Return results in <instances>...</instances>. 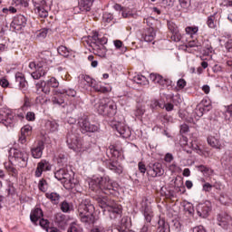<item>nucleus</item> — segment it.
<instances>
[{"instance_id":"nucleus-1","label":"nucleus","mask_w":232,"mask_h":232,"mask_svg":"<svg viewBox=\"0 0 232 232\" xmlns=\"http://www.w3.org/2000/svg\"><path fill=\"white\" fill-rule=\"evenodd\" d=\"M8 159L9 162L4 163V166L12 175H17V169L14 166H18V168H26L28 166V152L24 150L10 149Z\"/></svg>"},{"instance_id":"nucleus-2","label":"nucleus","mask_w":232,"mask_h":232,"mask_svg":"<svg viewBox=\"0 0 232 232\" xmlns=\"http://www.w3.org/2000/svg\"><path fill=\"white\" fill-rule=\"evenodd\" d=\"M118 184L111 181L110 177L93 178L89 181V188L96 193H104L105 195H117Z\"/></svg>"},{"instance_id":"nucleus-3","label":"nucleus","mask_w":232,"mask_h":232,"mask_svg":"<svg viewBox=\"0 0 232 232\" xmlns=\"http://www.w3.org/2000/svg\"><path fill=\"white\" fill-rule=\"evenodd\" d=\"M95 208L90 202V199H82L78 205V217L81 222L84 224H93L95 217L93 216Z\"/></svg>"},{"instance_id":"nucleus-4","label":"nucleus","mask_w":232,"mask_h":232,"mask_svg":"<svg viewBox=\"0 0 232 232\" xmlns=\"http://www.w3.org/2000/svg\"><path fill=\"white\" fill-rule=\"evenodd\" d=\"M98 206L109 213L110 218H117L122 213V207L115 203V201H109L106 196H98L96 198Z\"/></svg>"},{"instance_id":"nucleus-5","label":"nucleus","mask_w":232,"mask_h":232,"mask_svg":"<svg viewBox=\"0 0 232 232\" xmlns=\"http://www.w3.org/2000/svg\"><path fill=\"white\" fill-rule=\"evenodd\" d=\"M93 108L100 115H115L117 113V104L110 98L95 100Z\"/></svg>"},{"instance_id":"nucleus-6","label":"nucleus","mask_w":232,"mask_h":232,"mask_svg":"<svg viewBox=\"0 0 232 232\" xmlns=\"http://www.w3.org/2000/svg\"><path fill=\"white\" fill-rule=\"evenodd\" d=\"M89 41H91V46L95 55H98V57H106L108 49H106L104 44H107L108 38L105 36L101 37L99 33L95 32L92 35L89 36Z\"/></svg>"},{"instance_id":"nucleus-7","label":"nucleus","mask_w":232,"mask_h":232,"mask_svg":"<svg viewBox=\"0 0 232 232\" xmlns=\"http://www.w3.org/2000/svg\"><path fill=\"white\" fill-rule=\"evenodd\" d=\"M73 172H68L66 169H60L54 173L55 179L62 181L65 189H79V179L72 177Z\"/></svg>"},{"instance_id":"nucleus-8","label":"nucleus","mask_w":232,"mask_h":232,"mask_svg":"<svg viewBox=\"0 0 232 232\" xmlns=\"http://www.w3.org/2000/svg\"><path fill=\"white\" fill-rule=\"evenodd\" d=\"M107 151L110 153V155H111L112 158L111 160L107 161V168L111 169V171L121 175V173L123 171V168L118 160H115V159H121L122 152L117 150L113 145L110 146Z\"/></svg>"},{"instance_id":"nucleus-9","label":"nucleus","mask_w":232,"mask_h":232,"mask_svg":"<svg viewBox=\"0 0 232 232\" xmlns=\"http://www.w3.org/2000/svg\"><path fill=\"white\" fill-rule=\"evenodd\" d=\"M66 142L70 150H72V151H75L76 153H82L84 150V148H82V141H81V138L76 134L69 133L67 135Z\"/></svg>"},{"instance_id":"nucleus-10","label":"nucleus","mask_w":232,"mask_h":232,"mask_svg":"<svg viewBox=\"0 0 232 232\" xmlns=\"http://www.w3.org/2000/svg\"><path fill=\"white\" fill-rule=\"evenodd\" d=\"M78 124L82 133H95V131H99V126L90 123L87 116L80 118Z\"/></svg>"},{"instance_id":"nucleus-11","label":"nucleus","mask_w":232,"mask_h":232,"mask_svg":"<svg viewBox=\"0 0 232 232\" xmlns=\"http://www.w3.org/2000/svg\"><path fill=\"white\" fill-rule=\"evenodd\" d=\"M32 3L34 6L35 13L38 14L41 17H48V10L50 6L46 4L44 0H32Z\"/></svg>"},{"instance_id":"nucleus-12","label":"nucleus","mask_w":232,"mask_h":232,"mask_svg":"<svg viewBox=\"0 0 232 232\" xmlns=\"http://www.w3.org/2000/svg\"><path fill=\"white\" fill-rule=\"evenodd\" d=\"M111 126L113 130H116V131H118V133L123 139H128L131 137V130H130V127L126 126L124 122L114 121L112 122Z\"/></svg>"},{"instance_id":"nucleus-13","label":"nucleus","mask_w":232,"mask_h":232,"mask_svg":"<svg viewBox=\"0 0 232 232\" xmlns=\"http://www.w3.org/2000/svg\"><path fill=\"white\" fill-rule=\"evenodd\" d=\"M150 79L152 82L155 84H160V86H162L163 88H168L169 86H171L173 84V82L168 78L162 77V75L152 72L150 74Z\"/></svg>"},{"instance_id":"nucleus-14","label":"nucleus","mask_w":232,"mask_h":232,"mask_svg":"<svg viewBox=\"0 0 232 232\" xmlns=\"http://www.w3.org/2000/svg\"><path fill=\"white\" fill-rule=\"evenodd\" d=\"M211 202L209 201L199 203L196 208L198 217L201 218H208V217H209V213H211Z\"/></svg>"},{"instance_id":"nucleus-15","label":"nucleus","mask_w":232,"mask_h":232,"mask_svg":"<svg viewBox=\"0 0 232 232\" xmlns=\"http://www.w3.org/2000/svg\"><path fill=\"white\" fill-rule=\"evenodd\" d=\"M27 23L28 19L24 15L17 14L12 22V26L16 32H21V30H24Z\"/></svg>"},{"instance_id":"nucleus-16","label":"nucleus","mask_w":232,"mask_h":232,"mask_svg":"<svg viewBox=\"0 0 232 232\" xmlns=\"http://www.w3.org/2000/svg\"><path fill=\"white\" fill-rule=\"evenodd\" d=\"M15 116L14 115V113H12V111H10L9 109H4L2 111V119H1V122L2 124H4V126H12V124H14V122H15Z\"/></svg>"},{"instance_id":"nucleus-17","label":"nucleus","mask_w":232,"mask_h":232,"mask_svg":"<svg viewBox=\"0 0 232 232\" xmlns=\"http://www.w3.org/2000/svg\"><path fill=\"white\" fill-rule=\"evenodd\" d=\"M52 165L50 161L46 160H42L40 162L37 163L36 170H35V177L39 178L43 175L44 171H51Z\"/></svg>"},{"instance_id":"nucleus-18","label":"nucleus","mask_w":232,"mask_h":232,"mask_svg":"<svg viewBox=\"0 0 232 232\" xmlns=\"http://www.w3.org/2000/svg\"><path fill=\"white\" fill-rule=\"evenodd\" d=\"M232 218L231 216L226 213L218 215V225L223 229H227L231 226Z\"/></svg>"},{"instance_id":"nucleus-19","label":"nucleus","mask_w":232,"mask_h":232,"mask_svg":"<svg viewBox=\"0 0 232 232\" xmlns=\"http://www.w3.org/2000/svg\"><path fill=\"white\" fill-rule=\"evenodd\" d=\"M43 151H44V141L40 140L34 147H32V157L34 159H41V157H43Z\"/></svg>"},{"instance_id":"nucleus-20","label":"nucleus","mask_w":232,"mask_h":232,"mask_svg":"<svg viewBox=\"0 0 232 232\" xmlns=\"http://www.w3.org/2000/svg\"><path fill=\"white\" fill-rule=\"evenodd\" d=\"M141 208L143 209L145 220L148 224H150V222H151V218H153V211L151 210V205L148 203L147 200H145L142 201Z\"/></svg>"},{"instance_id":"nucleus-21","label":"nucleus","mask_w":232,"mask_h":232,"mask_svg":"<svg viewBox=\"0 0 232 232\" xmlns=\"http://www.w3.org/2000/svg\"><path fill=\"white\" fill-rule=\"evenodd\" d=\"M48 72V69L46 68V64L43 63H37L36 70L32 72V77L34 80H38L40 77H44Z\"/></svg>"},{"instance_id":"nucleus-22","label":"nucleus","mask_w":232,"mask_h":232,"mask_svg":"<svg viewBox=\"0 0 232 232\" xmlns=\"http://www.w3.org/2000/svg\"><path fill=\"white\" fill-rule=\"evenodd\" d=\"M36 93H45V95L50 94L51 88L47 81H40L35 84Z\"/></svg>"},{"instance_id":"nucleus-23","label":"nucleus","mask_w":232,"mask_h":232,"mask_svg":"<svg viewBox=\"0 0 232 232\" xmlns=\"http://www.w3.org/2000/svg\"><path fill=\"white\" fill-rule=\"evenodd\" d=\"M78 83L80 88H86V86H93V79L86 74H80L78 76Z\"/></svg>"},{"instance_id":"nucleus-24","label":"nucleus","mask_w":232,"mask_h":232,"mask_svg":"<svg viewBox=\"0 0 232 232\" xmlns=\"http://www.w3.org/2000/svg\"><path fill=\"white\" fill-rule=\"evenodd\" d=\"M208 144L216 150H222L224 148V143H222L218 136H208Z\"/></svg>"},{"instance_id":"nucleus-25","label":"nucleus","mask_w":232,"mask_h":232,"mask_svg":"<svg viewBox=\"0 0 232 232\" xmlns=\"http://www.w3.org/2000/svg\"><path fill=\"white\" fill-rule=\"evenodd\" d=\"M202 115H204V108L197 106L191 114L190 119L188 120V122L195 123L197 121H198V119H200V117H202Z\"/></svg>"},{"instance_id":"nucleus-26","label":"nucleus","mask_w":232,"mask_h":232,"mask_svg":"<svg viewBox=\"0 0 232 232\" xmlns=\"http://www.w3.org/2000/svg\"><path fill=\"white\" fill-rule=\"evenodd\" d=\"M31 222L37 224L43 218V210L39 208H34L30 214Z\"/></svg>"},{"instance_id":"nucleus-27","label":"nucleus","mask_w":232,"mask_h":232,"mask_svg":"<svg viewBox=\"0 0 232 232\" xmlns=\"http://www.w3.org/2000/svg\"><path fill=\"white\" fill-rule=\"evenodd\" d=\"M93 5V0H81L78 5V8L81 12H90Z\"/></svg>"},{"instance_id":"nucleus-28","label":"nucleus","mask_w":232,"mask_h":232,"mask_svg":"<svg viewBox=\"0 0 232 232\" xmlns=\"http://www.w3.org/2000/svg\"><path fill=\"white\" fill-rule=\"evenodd\" d=\"M45 130L50 133H55V131H59V123L55 121H45Z\"/></svg>"},{"instance_id":"nucleus-29","label":"nucleus","mask_w":232,"mask_h":232,"mask_svg":"<svg viewBox=\"0 0 232 232\" xmlns=\"http://www.w3.org/2000/svg\"><path fill=\"white\" fill-rule=\"evenodd\" d=\"M155 29H153V27H150L145 31L143 40L145 43H151L155 39Z\"/></svg>"},{"instance_id":"nucleus-30","label":"nucleus","mask_w":232,"mask_h":232,"mask_svg":"<svg viewBox=\"0 0 232 232\" xmlns=\"http://www.w3.org/2000/svg\"><path fill=\"white\" fill-rule=\"evenodd\" d=\"M131 227V221L128 218H121V225L118 227L119 232H128Z\"/></svg>"},{"instance_id":"nucleus-31","label":"nucleus","mask_w":232,"mask_h":232,"mask_svg":"<svg viewBox=\"0 0 232 232\" xmlns=\"http://www.w3.org/2000/svg\"><path fill=\"white\" fill-rule=\"evenodd\" d=\"M15 81L18 82L20 90L24 92L26 90V86H28V82H26V79H24V76L21 74V72H18L15 75Z\"/></svg>"},{"instance_id":"nucleus-32","label":"nucleus","mask_w":232,"mask_h":232,"mask_svg":"<svg viewBox=\"0 0 232 232\" xmlns=\"http://www.w3.org/2000/svg\"><path fill=\"white\" fill-rule=\"evenodd\" d=\"M46 198L51 200L52 204H59V200H61V195L57 192H47L45 194Z\"/></svg>"},{"instance_id":"nucleus-33","label":"nucleus","mask_w":232,"mask_h":232,"mask_svg":"<svg viewBox=\"0 0 232 232\" xmlns=\"http://www.w3.org/2000/svg\"><path fill=\"white\" fill-rule=\"evenodd\" d=\"M53 30L52 28H44L36 33L37 39H46V35H52Z\"/></svg>"},{"instance_id":"nucleus-34","label":"nucleus","mask_w":232,"mask_h":232,"mask_svg":"<svg viewBox=\"0 0 232 232\" xmlns=\"http://www.w3.org/2000/svg\"><path fill=\"white\" fill-rule=\"evenodd\" d=\"M156 232H169V225L164 219H160Z\"/></svg>"},{"instance_id":"nucleus-35","label":"nucleus","mask_w":232,"mask_h":232,"mask_svg":"<svg viewBox=\"0 0 232 232\" xmlns=\"http://www.w3.org/2000/svg\"><path fill=\"white\" fill-rule=\"evenodd\" d=\"M57 52L60 55L63 57H70L73 52L72 50H69L68 47L64 45H61L58 47Z\"/></svg>"},{"instance_id":"nucleus-36","label":"nucleus","mask_w":232,"mask_h":232,"mask_svg":"<svg viewBox=\"0 0 232 232\" xmlns=\"http://www.w3.org/2000/svg\"><path fill=\"white\" fill-rule=\"evenodd\" d=\"M152 171V177H160V175L164 173V169H162V165L160 163H154Z\"/></svg>"},{"instance_id":"nucleus-37","label":"nucleus","mask_w":232,"mask_h":232,"mask_svg":"<svg viewBox=\"0 0 232 232\" xmlns=\"http://www.w3.org/2000/svg\"><path fill=\"white\" fill-rule=\"evenodd\" d=\"M133 81L134 82H136L137 84H140L141 86H146V84H148V79L142 74H136L133 77Z\"/></svg>"},{"instance_id":"nucleus-38","label":"nucleus","mask_w":232,"mask_h":232,"mask_svg":"<svg viewBox=\"0 0 232 232\" xmlns=\"http://www.w3.org/2000/svg\"><path fill=\"white\" fill-rule=\"evenodd\" d=\"M92 88H93V90H95V92H99L100 93H108V92H111V88L105 87V86L102 85L101 83H96V84L92 83Z\"/></svg>"},{"instance_id":"nucleus-39","label":"nucleus","mask_w":232,"mask_h":232,"mask_svg":"<svg viewBox=\"0 0 232 232\" xmlns=\"http://www.w3.org/2000/svg\"><path fill=\"white\" fill-rule=\"evenodd\" d=\"M171 39L172 41H174V43H186V35L185 34H180V33L178 31V33L176 34H172L171 35Z\"/></svg>"},{"instance_id":"nucleus-40","label":"nucleus","mask_w":232,"mask_h":232,"mask_svg":"<svg viewBox=\"0 0 232 232\" xmlns=\"http://www.w3.org/2000/svg\"><path fill=\"white\" fill-rule=\"evenodd\" d=\"M61 210L63 213H70V211H73V205L72 203L67 202V201H63L61 204Z\"/></svg>"},{"instance_id":"nucleus-41","label":"nucleus","mask_w":232,"mask_h":232,"mask_svg":"<svg viewBox=\"0 0 232 232\" xmlns=\"http://www.w3.org/2000/svg\"><path fill=\"white\" fill-rule=\"evenodd\" d=\"M197 168H198V171L203 173L204 177H209V175L213 174V169H211L204 165L198 166Z\"/></svg>"},{"instance_id":"nucleus-42","label":"nucleus","mask_w":232,"mask_h":232,"mask_svg":"<svg viewBox=\"0 0 232 232\" xmlns=\"http://www.w3.org/2000/svg\"><path fill=\"white\" fill-rule=\"evenodd\" d=\"M217 15L216 14L208 17L207 24L209 28H217Z\"/></svg>"},{"instance_id":"nucleus-43","label":"nucleus","mask_w":232,"mask_h":232,"mask_svg":"<svg viewBox=\"0 0 232 232\" xmlns=\"http://www.w3.org/2000/svg\"><path fill=\"white\" fill-rule=\"evenodd\" d=\"M184 211H186V213H188V215H190L191 217H193L194 213H195V208L193 207V204L187 202L184 204Z\"/></svg>"},{"instance_id":"nucleus-44","label":"nucleus","mask_w":232,"mask_h":232,"mask_svg":"<svg viewBox=\"0 0 232 232\" xmlns=\"http://www.w3.org/2000/svg\"><path fill=\"white\" fill-rule=\"evenodd\" d=\"M187 35H189V37L193 38V35L198 32V27L197 26H188L185 29Z\"/></svg>"},{"instance_id":"nucleus-45","label":"nucleus","mask_w":232,"mask_h":232,"mask_svg":"<svg viewBox=\"0 0 232 232\" xmlns=\"http://www.w3.org/2000/svg\"><path fill=\"white\" fill-rule=\"evenodd\" d=\"M219 202L223 204V206H229L231 204V198L226 194H221L219 197Z\"/></svg>"},{"instance_id":"nucleus-46","label":"nucleus","mask_w":232,"mask_h":232,"mask_svg":"<svg viewBox=\"0 0 232 232\" xmlns=\"http://www.w3.org/2000/svg\"><path fill=\"white\" fill-rule=\"evenodd\" d=\"M32 126L31 125H24L22 129H21V133L23 135H25L27 137H30V135H32Z\"/></svg>"},{"instance_id":"nucleus-47","label":"nucleus","mask_w":232,"mask_h":232,"mask_svg":"<svg viewBox=\"0 0 232 232\" xmlns=\"http://www.w3.org/2000/svg\"><path fill=\"white\" fill-rule=\"evenodd\" d=\"M13 6H24V8H26L28 6V2L25 0H13L12 1Z\"/></svg>"},{"instance_id":"nucleus-48","label":"nucleus","mask_w":232,"mask_h":232,"mask_svg":"<svg viewBox=\"0 0 232 232\" xmlns=\"http://www.w3.org/2000/svg\"><path fill=\"white\" fill-rule=\"evenodd\" d=\"M68 232H82V228L81 226L72 223L70 227L68 228Z\"/></svg>"},{"instance_id":"nucleus-49","label":"nucleus","mask_w":232,"mask_h":232,"mask_svg":"<svg viewBox=\"0 0 232 232\" xmlns=\"http://www.w3.org/2000/svg\"><path fill=\"white\" fill-rule=\"evenodd\" d=\"M232 118V104L226 107L225 119L226 121H231Z\"/></svg>"},{"instance_id":"nucleus-50","label":"nucleus","mask_w":232,"mask_h":232,"mask_svg":"<svg viewBox=\"0 0 232 232\" xmlns=\"http://www.w3.org/2000/svg\"><path fill=\"white\" fill-rule=\"evenodd\" d=\"M47 82L50 88H59V81H57L55 77L50 78L49 80H47Z\"/></svg>"},{"instance_id":"nucleus-51","label":"nucleus","mask_w":232,"mask_h":232,"mask_svg":"<svg viewBox=\"0 0 232 232\" xmlns=\"http://www.w3.org/2000/svg\"><path fill=\"white\" fill-rule=\"evenodd\" d=\"M66 216H64L63 213H58L55 215V222H57V224H64Z\"/></svg>"},{"instance_id":"nucleus-52","label":"nucleus","mask_w":232,"mask_h":232,"mask_svg":"<svg viewBox=\"0 0 232 232\" xmlns=\"http://www.w3.org/2000/svg\"><path fill=\"white\" fill-rule=\"evenodd\" d=\"M179 3L184 10H188L191 6V0H179Z\"/></svg>"},{"instance_id":"nucleus-53","label":"nucleus","mask_w":232,"mask_h":232,"mask_svg":"<svg viewBox=\"0 0 232 232\" xmlns=\"http://www.w3.org/2000/svg\"><path fill=\"white\" fill-rule=\"evenodd\" d=\"M169 26V32H171V34H177L179 32V27L177 26V24L173 22H169L168 24Z\"/></svg>"},{"instance_id":"nucleus-54","label":"nucleus","mask_w":232,"mask_h":232,"mask_svg":"<svg viewBox=\"0 0 232 232\" xmlns=\"http://www.w3.org/2000/svg\"><path fill=\"white\" fill-rule=\"evenodd\" d=\"M38 188L44 193L48 189V183L44 179H41L38 184Z\"/></svg>"},{"instance_id":"nucleus-55","label":"nucleus","mask_w":232,"mask_h":232,"mask_svg":"<svg viewBox=\"0 0 232 232\" xmlns=\"http://www.w3.org/2000/svg\"><path fill=\"white\" fill-rule=\"evenodd\" d=\"M113 43L117 50H121V52H126V47L122 44V42L121 40H115Z\"/></svg>"},{"instance_id":"nucleus-56","label":"nucleus","mask_w":232,"mask_h":232,"mask_svg":"<svg viewBox=\"0 0 232 232\" xmlns=\"http://www.w3.org/2000/svg\"><path fill=\"white\" fill-rule=\"evenodd\" d=\"M150 108H152V110H158V108H163V105L158 100H154L150 103Z\"/></svg>"},{"instance_id":"nucleus-57","label":"nucleus","mask_w":232,"mask_h":232,"mask_svg":"<svg viewBox=\"0 0 232 232\" xmlns=\"http://www.w3.org/2000/svg\"><path fill=\"white\" fill-rule=\"evenodd\" d=\"M61 93H66L68 97H75L77 95V92L73 89L63 90Z\"/></svg>"},{"instance_id":"nucleus-58","label":"nucleus","mask_w":232,"mask_h":232,"mask_svg":"<svg viewBox=\"0 0 232 232\" xmlns=\"http://www.w3.org/2000/svg\"><path fill=\"white\" fill-rule=\"evenodd\" d=\"M134 115L136 117H142V115H144V108H142V106H137L136 110L134 111Z\"/></svg>"},{"instance_id":"nucleus-59","label":"nucleus","mask_w":232,"mask_h":232,"mask_svg":"<svg viewBox=\"0 0 232 232\" xmlns=\"http://www.w3.org/2000/svg\"><path fill=\"white\" fill-rule=\"evenodd\" d=\"M186 80L184 79H179L178 82H177V88L178 90H184V88H186Z\"/></svg>"},{"instance_id":"nucleus-60","label":"nucleus","mask_w":232,"mask_h":232,"mask_svg":"<svg viewBox=\"0 0 232 232\" xmlns=\"http://www.w3.org/2000/svg\"><path fill=\"white\" fill-rule=\"evenodd\" d=\"M198 46H200V43L196 40L189 41L187 44L188 48H198Z\"/></svg>"},{"instance_id":"nucleus-61","label":"nucleus","mask_w":232,"mask_h":232,"mask_svg":"<svg viewBox=\"0 0 232 232\" xmlns=\"http://www.w3.org/2000/svg\"><path fill=\"white\" fill-rule=\"evenodd\" d=\"M38 220H39V224H40L41 227H44V229H49L50 228V227H48L49 222L46 219L41 218Z\"/></svg>"},{"instance_id":"nucleus-62","label":"nucleus","mask_w":232,"mask_h":232,"mask_svg":"<svg viewBox=\"0 0 232 232\" xmlns=\"http://www.w3.org/2000/svg\"><path fill=\"white\" fill-rule=\"evenodd\" d=\"M52 102H53V104H58V106H61V104H64V100H63L61 98L59 99V98L53 96L52 98Z\"/></svg>"},{"instance_id":"nucleus-63","label":"nucleus","mask_w":232,"mask_h":232,"mask_svg":"<svg viewBox=\"0 0 232 232\" xmlns=\"http://www.w3.org/2000/svg\"><path fill=\"white\" fill-rule=\"evenodd\" d=\"M26 121H29L33 122V121H35V113L33 111H28L25 116Z\"/></svg>"},{"instance_id":"nucleus-64","label":"nucleus","mask_w":232,"mask_h":232,"mask_svg":"<svg viewBox=\"0 0 232 232\" xmlns=\"http://www.w3.org/2000/svg\"><path fill=\"white\" fill-rule=\"evenodd\" d=\"M173 227L176 231H180L182 229V224H180V221L174 220L173 221Z\"/></svg>"}]
</instances>
